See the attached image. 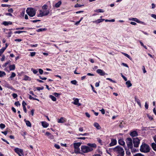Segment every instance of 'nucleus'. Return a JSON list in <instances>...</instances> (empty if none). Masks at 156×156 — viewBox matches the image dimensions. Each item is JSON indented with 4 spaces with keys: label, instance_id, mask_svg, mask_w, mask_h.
Listing matches in <instances>:
<instances>
[{
    "label": "nucleus",
    "instance_id": "nucleus-1",
    "mask_svg": "<svg viewBox=\"0 0 156 156\" xmlns=\"http://www.w3.org/2000/svg\"><path fill=\"white\" fill-rule=\"evenodd\" d=\"M113 151L118 154V156H124V151L123 148L120 146H117L112 149Z\"/></svg>",
    "mask_w": 156,
    "mask_h": 156
},
{
    "label": "nucleus",
    "instance_id": "nucleus-2",
    "mask_svg": "<svg viewBox=\"0 0 156 156\" xmlns=\"http://www.w3.org/2000/svg\"><path fill=\"white\" fill-rule=\"evenodd\" d=\"M126 143L128 148L130 149L132 152H135L137 151V149L133 146L132 140L131 138L128 137L126 139Z\"/></svg>",
    "mask_w": 156,
    "mask_h": 156
},
{
    "label": "nucleus",
    "instance_id": "nucleus-3",
    "mask_svg": "<svg viewBox=\"0 0 156 156\" xmlns=\"http://www.w3.org/2000/svg\"><path fill=\"white\" fill-rule=\"evenodd\" d=\"M150 150L149 146L145 144H142L140 149V150L141 152L144 153L149 152Z\"/></svg>",
    "mask_w": 156,
    "mask_h": 156
},
{
    "label": "nucleus",
    "instance_id": "nucleus-4",
    "mask_svg": "<svg viewBox=\"0 0 156 156\" xmlns=\"http://www.w3.org/2000/svg\"><path fill=\"white\" fill-rule=\"evenodd\" d=\"M26 11L27 14L31 17L34 16L36 13L35 9L33 8H27Z\"/></svg>",
    "mask_w": 156,
    "mask_h": 156
},
{
    "label": "nucleus",
    "instance_id": "nucleus-5",
    "mask_svg": "<svg viewBox=\"0 0 156 156\" xmlns=\"http://www.w3.org/2000/svg\"><path fill=\"white\" fill-rule=\"evenodd\" d=\"M81 150L82 151L83 153H86L92 151L93 149L91 147H89L83 145L81 146Z\"/></svg>",
    "mask_w": 156,
    "mask_h": 156
},
{
    "label": "nucleus",
    "instance_id": "nucleus-6",
    "mask_svg": "<svg viewBox=\"0 0 156 156\" xmlns=\"http://www.w3.org/2000/svg\"><path fill=\"white\" fill-rule=\"evenodd\" d=\"M133 143L134 145V147H139L140 143V140L138 138H133Z\"/></svg>",
    "mask_w": 156,
    "mask_h": 156
},
{
    "label": "nucleus",
    "instance_id": "nucleus-7",
    "mask_svg": "<svg viewBox=\"0 0 156 156\" xmlns=\"http://www.w3.org/2000/svg\"><path fill=\"white\" fill-rule=\"evenodd\" d=\"M49 13V10H45L42 11V10L40 11V13L37 15L38 17H42L44 16L48 15Z\"/></svg>",
    "mask_w": 156,
    "mask_h": 156
},
{
    "label": "nucleus",
    "instance_id": "nucleus-8",
    "mask_svg": "<svg viewBox=\"0 0 156 156\" xmlns=\"http://www.w3.org/2000/svg\"><path fill=\"white\" fill-rule=\"evenodd\" d=\"M73 100H74V102H73V103L74 105H77L78 106H80L81 105V104L79 103V100L78 99L74 98Z\"/></svg>",
    "mask_w": 156,
    "mask_h": 156
},
{
    "label": "nucleus",
    "instance_id": "nucleus-9",
    "mask_svg": "<svg viewBox=\"0 0 156 156\" xmlns=\"http://www.w3.org/2000/svg\"><path fill=\"white\" fill-rule=\"evenodd\" d=\"M14 151L16 153L18 154L21 153L22 154H23V150L20 149L18 148H16L15 149Z\"/></svg>",
    "mask_w": 156,
    "mask_h": 156
},
{
    "label": "nucleus",
    "instance_id": "nucleus-10",
    "mask_svg": "<svg viewBox=\"0 0 156 156\" xmlns=\"http://www.w3.org/2000/svg\"><path fill=\"white\" fill-rule=\"evenodd\" d=\"M66 121V119L63 117H61L60 119H58V123H64Z\"/></svg>",
    "mask_w": 156,
    "mask_h": 156
},
{
    "label": "nucleus",
    "instance_id": "nucleus-11",
    "mask_svg": "<svg viewBox=\"0 0 156 156\" xmlns=\"http://www.w3.org/2000/svg\"><path fill=\"white\" fill-rule=\"evenodd\" d=\"M96 72L100 74L101 76H104L105 74H107L106 73H105L101 69H97Z\"/></svg>",
    "mask_w": 156,
    "mask_h": 156
},
{
    "label": "nucleus",
    "instance_id": "nucleus-12",
    "mask_svg": "<svg viewBox=\"0 0 156 156\" xmlns=\"http://www.w3.org/2000/svg\"><path fill=\"white\" fill-rule=\"evenodd\" d=\"M117 141L115 139H112L111 140V142L110 144L109 145L110 146H112L116 144Z\"/></svg>",
    "mask_w": 156,
    "mask_h": 156
},
{
    "label": "nucleus",
    "instance_id": "nucleus-13",
    "mask_svg": "<svg viewBox=\"0 0 156 156\" xmlns=\"http://www.w3.org/2000/svg\"><path fill=\"white\" fill-rule=\"evenodd\" d=\"M130 135L132 137L136 136H137L138 134L136 131H134L130 133Z\"/></svg>",
    "mask_w": 156,
    "mask_h": 156
},
{
    "label": "nucleus",
    "instance_id": "nucleus-14",
    "mask_svg": "<svg viewBox=\"0 0 156 156\" xmlns=\"http://www.w3.org/2000/svg\"><path fill=\"white\" fill-rule=\"evenodd\" d=\"M81 144V143L78 142L75 143L74 144V148H79V147L80 146Z\"/></svg>",
    "mask_w": 156,
    "mask_h": 156
},
{
    "label": "nucleus",
    "instance_id": "nucleus-15",
    "mask_svg": "<svg viewBox=\"0 0 156 156\" xmlns=\"http://www.w3.org/2000/svg\"><path fill=\"white\" fill-rule=\"evenodd\" d=\"M94 125L95 127H96L97 129H100L101 128V127L99 124L97 122H95L94 124Z\"/></svg>",
    "mask_w": 156,
    "mask_h": 156
},
{
    "label": "nucleus",
    "instance_id": "nucleus-16",
    "mask_svg": "<svg viewBox=\"0 0 156 156\" xmlns=\"http://www.w3.org/2000/svg\"><path fill=\"white\" fill-rule=\"evenodd\" d=\"M41 124L42 126L44 128H47L49 125V124L45 122H42Z\"/></svg>",
    "mask_w": 156,
    "mask_h": 156
},
{
    "label": "nucleus",
    "instance_id": "nucleus-17",
    "mask_svg": "<svg viewBox=\"0 0 156 156\" xmlns=\"http://www.w3.org/2000/svg\"><path fill=\"white\" fill-rule=\"evenodd\" d=\"M105 20L104 19H99L97 20L94 21H93V23H98L101 22H102L104 20Z\"/></svg>",
    "mask_w": 156,
    "mask_h": 156
},
{
    "label": "nucleus",
    "instance_id": "nucleus-18",
    "mask_svg": "<svg viewBox=\"0 0 156 156\" xmlns=\"http://www.w3.org/2000/svg\"><path fill=\"white\" fill-rule=\"evenodd\" d=\"M129 20H133L135 21L138 23H140V21L137 19L136 18H130L129 19Z\"/></svg>",
    "mask_w": 156,
    "mask_h": 156
},
{
    "label": "nucleus",
    "instance_id": "nucleus-19",
    "mask_svg": "<svg viewBox=\"0 0 156 156\" xmlns=\"http://www.w3.org/2000/svg\"><path fill=\"white\" fill-rule=\"evenodd\" d=\"M126 84L128 88L129 87L132 86V84L129 80L126 81Z\"/></svg>",
    "mask_w": 156,
    "mask_h": 156
},
{
    "label": "nucleus",
    "instance_id": "nucleus-20",
    "mask_svg": "<svg viewBox=\"0 0 156 156\" xmlns=\"http://www.w3.org/2000/svg\"><path fill=\"white\" fill-rule=\"evenodd\" d=\"M119 143L120 145L124 146L125 145V142L122 139H120L119 140Z\"/></svg>",
    "mask_w": 156,
    "mask_h": 156
},
{
    "label": "nucleus",
    "instance_id": "nucleus-21",
    "mask_svg": "<svg viewBox=\"0 0 156 156\" xmlns=\"http://www.w3.org/2000/svg\"><path fill=\"white\" fill-rule=\"evenodd\" d=\"M24 121H25L27 126L30 127H31V124L29 121L26 120L25 119L24 120Z\"/></svg>",
    "mask_w": 156,
    "mask_h": 156
},
{
    "label": "nucleus",
    "instance_id": "nucleus-22",
    "mask_svg": "<svg viewBox=\"0 0 156 156\" xmlns=\"http://www.w3.org/2000/svg\"><path fill=\"white\" fill-rule=\"evenodd\" d=\"M15 66L14 64L11 65L9 66V70H13L15 69Z\"/></svg>",
    "mask_w": 156,
    "mask_h": 156
},
{
    "label": "nucleus",
    "instance_id": "nucleus-23",
    "mask_svg": "<svg viewBox=\"0 0 156 156\" xmlns=\"http://www.w3.org/2000/svg\"><path fill=\"white\" fill-rule=\"evenodd\" d=\"M61 4H62L61 1H59L55 4V6L56 8H58L60 7V6L61 5Z\"/></svg>",
    "mask_w": 156,
    "mask_h": 156
},
{
    "label": "nucleus",
    "instance_id": "nucleus-24",
    "mask_svg": "<svg viewBox=\"0 0 156 156\" xmlns=\"http://www.w3.org/2000/svg\"><path fill=\"white\" fill-rule=\"evenodd\" d=\"M87 145L90 146V147H91L92 148V147H96V145L94 144H91L90 143H88L87 144Z\"/></svg>",
    "mask_w": 156,
    "mask_h": 156
},
{
    "label": "nucleus",
    "instance_id": "nucleus-25",
    "mask_svg": "<svg viewBox=\"0 0 156 156\" xmlns=\"http://www.w3.org/2000/svg\"><path fill=\"white\" fill-rule=\"evenodd\" d=\"M135 101H136L137 102V103L138 104L140 107H141V103H140V100L139 99H137L136 97H135Z\"/></svg>",
    "mask_w": 156,
    "mask_h": 156
},
{
    "label": "nucleus",
    "instance_id": "nucleus-26",
    "mask_svg": "<svg viewBox=\"0 0 156 156\" xmlns=\"http://www.w3.org/2000/svg\"><path fill=\"white\" fill-rule=\"evenodd\" d=\"M151 147L155 151H156V144L154 143H152Z\"/></svg>",
    "mask_w": 156,
    "mask_h": 156
},
{
    "label": "nucleus",
    "instance_id": "nucleus-27",
    "mask_svg": "<svg viewBox=\"0 0 156 156\" xmlns=\"http://www.w3.org/2000/svg\"><path fill=\"white\" fill-rule=\"evenodd\" d=\"M49 97L53 101H55L56 100V98L52 95H50Z\"/></svg>",
    "mask_w": 156,
    "mask_h": 156
},
{
    "label": "nucleus",
    "instance_id": "nucleus-28",
    "mask_svg": "<svg viewBox=\"0 0 156 156\" xmlns=\"http://www.w3.org/2000/svg\"><path fill=\"white\" fill-rule=\"evenodd\" d=\"M94 11L97 12H103L104 11L103 10L101 9H96L94 10Z\"/></svg>",
    "mask_w": 156,
    "mask_h": 156
},
{
    "label": "nucleus",
    "instance_id": "nucleus-29",
    "mask_svg": "<svg viewBox=\"0 0 156 156\" xmlns=\"http://www.w3.org/2000/svg\"><path fill=\"white\" fill-rule=\"evenodd\" d=\"M47 30V29L46 28H41V29H38L37 30H36V31L37 32H41V31H45Z\"/></svg>",
    "mask_w": 156,
    "mask_h": 156
},
{
    "label": "nucleus",
    "instance_id": "nucleus-30",
    "mask_svg": "<svg viewBox=\"0 0 156 156\" xmlns=\"http://www.w3.org/2000/svg\"><path fill=\"white\" fill-rule=\"evenodd\" d=\"M31 78L30 77L27 76H25L24 80H30Z\"/></svg>",
    "mask_w": 156,
    "mask_h": 156
},
{
    "label": "nucleus",
    "instance_id": "nucleus-31",
    "mask_svg": "<svg viewBox=\"0 0 156 156\" xmlns=\"http://www.w3.org/2000/svg\"><path fill=\"white\" fill-rule=\"evenodd\" d=\"M5 75L6 74L5 72L0 71V77H2Z\"/></svg>",
    "mask_w": 156,
    "mask_h": 156
},
{
    "label": "nucleus",
    "instance_id": "nucleus-32",
    "mask_svg": "<svg viewBox=\"0 0 156 156\" xmlns=\"http://www.w3.org/2000/svg\"><path fill=\"white\" fill-rule=\"evenodd\" d=\"M122 54L126 57H127L128 58H129V59L130 60H131L132 58L130 57L127 54L123 53Z\"/></svg>",
    "mask_w": 156,
    "mask_h": 156
},
{
    "label": "nucleus",
    "instance_id": "nucleus-33",
    "mask_svg": "<svg viewBox=\"0 0 156 156\" xmlns=\"http://www.w3.org/2000/svg\"><path fill=\"white\" fill-rule=\"evenodd\" d=\"M16 76V74L12 72V73L11 75L9 78H10L12 79V78Z\"/></svg>",
    "mask_w": 156,
    "mask_h": 156
},
{
    "label": "nucleus",
    "instance_id": "nucleus-34",
    "mask_svg": "<svg viewBox=\"0 0 156 156\" xmlns=\"http://www.w3.org/2000/svg\"><path fill=\"white\" fill-rule=\"evenodd\" d=\"M83 5H80V4H77L75 5L74 7L75 8H78V7H81L82 6H83Z\"/></svg>",
    "mask_w": 156,
    "mask_h": 156
},
{
    "label": "nucleus",
    "instance_id": "nucleus-35",
    "mask_svg": "<svg viewBox=\"0 0 156 156\" xmlns=\"http://www.w3.org/2000/svg\"><path fill=\"white\" fill-rule=\"evenodd\" d=\"M26 31H16L14 32L15 34H20L21 33L23 32H26Z\"/></svg>",
    "mask_w": 156,
    "mask_h": 156
},
{
    "label": "nucleus",
    "instance_id": "nucleus-36",
    "mask_svg": "<svg viewBox=\"0 0 156 156\" xmlns=\"http://www.w3.org/2000/svg\"><path fill=\"white\" fill-rule=\"evenodd\" d=\"M77 81L74 80H72L71 81V83H72V84H74V85H76L77 83Z\"/></svg>",
    "mask_w": 156,
    "mask_h": 156
},
{
    "label": "nucleus",
    "instance_id": "nucleus-37",
    "mask_svg": "<svg viewBox=\"0 0 156 156\" xmlns=\"http://www.w3.org/2000/svg\"><path fill=\"white\" fill-rule=\"evenodd\" d=\"M6 49V48H3L0 50V52L2 53L4 52Z\"/></svg>",
    "mask_w": 156,
    "mask_h": 156
},
{
    "label": "nucleus",
    "instance_id": "nucleus-38",
    "mask_svg": "<svg viewBox=\"0 0 156 156\" xmlns=\"http://www.w3.org/2000/svg\"><path fill=\"white\" fill-rule=\"evenodd\" d=\"M75 152L76 153H78L80 152V148H74Z\"/></svg>",
    "mask_w": 156,
    "mask_h": 156
},
{
    "label": "nucleus",
    "instance_id": "nucleus-39",
    "mask_svg": "<svg viewBox=\"0 0 156 156\" xmlns=\"http://www.w3.org/2000/svg\"><path fill=\"white\" fill-rule=\"evenodd\" d=\"M5 124H3L2 123L1 124H0V127L1 129H3L5 128Z\"/></svg>",
    "mask_w": 156,
    "mask_h": 156
},
{
    "label": "nucleus",
    "instance_id": "nucleus-40",
    "mask_svg": "<svg viewBox=\"0 0 156 156\" xmlns=\"http://www.w3.org/2000/svg\"><path fill=\"white\" fill-rule=\"evenodd\" d=\"M123 121L122 122H121L120 123V124L119 125V126L120 128H122L124 127V124H125V123H123Z\"/></svg>",
    "mask_w": 156,
    "mask_h": 156
},
{
    "label": "nucleus",
    "instance_id": "nucleus-41",
    "mask_svg": "<svg viewBox=\"0 0 156 156\" xmlns=\"http://www.w3.org/2000/svg\"><path fill=\"white\" fill-rule=\"evenodd\" d=\"M147 116L148 119L150 120H151L153 119V118L151 115H149L148 114H147Z\"/></svg>",
    "mask_w": 156,
    "mask_h": 156
},
{
    "label": "nucleus",
    "instance_id": "nucleus-42",
    "mask_svg": "<svg viewBox=\"0 0 156 156\" xmlns=\"http://www.w3.org/2000/svg\"><path fill=\"white\" fill-rule=\"evenodd\" d=\"M36 88H37V90L39 91L41 90H43L44 89V87H37Z\"/></svg>",
    "mask_w": 156,
    "mask_h": 156
},
{
    "label": "nucleus",
    "instance_id": "nucleus-43",
    "mask_svg": "<svg viewBox=\"0 0 156 156\" xmlns=\"http://www.w3.org/2000/svg\"><path fill=\"white\" fill-rule=\"evenodd\" d=\"M47 5L45 4L42 7V9H47Z\"/></svg>",
    "mask_w": 156,
    "mask_h": 156
},
{
    "label": "nucleus",
    "instance_id": "nucleus-44",
    "mask_svg": "<svg viewBox=\"0 0 156 156\" xmlns=\"http://www.w3.org/2000/svg\"><path fill=\"white\" fill-rule=\"evenodd\" d=\"M38 70L40 74H42L43 73V70L41 69H39Z\"/></svg>",
    "mask_w": 156,
    "mask_h": 156
},
{
    "label": "nucleus",
    "instance_id": "nucleus-45",
    "mask_svg": "<svg viewBox=\"0 0 156 156\" xmlns=\"http://www.w3.org/2000/svg\"><path fill=\"white\" fill-rule=\"evenodd\" d=\"M106 80H109L110 81H111L113 83H116V82L115 81L112 80V79H111L110 78H106Z\"/></svg>",
    "mask_w": 156,
    "mask_h": 156
},
{
    "label": "nucleus",
    "instance_id": "nucleus-46",
    "mask_svg": "<svg viewBox=\"0 0 156 156\" xmlns=\"http://www.w3.org/2000/svg\"><path fill=\"white\" fill-rule=\"evenodd\" d=\"M1 6L2 7H9L10 6V5L6 4H2L1 5Z\"/></svg>",
    "mask_w": 156,
    "mask_h": 156
},
{
    "label": "nucleus",
    "instance_id": "nucleus-47",
    "mask_svg": "<svg viewBox=\"0 0 156 156\" xmlns=\"http://www.w3.org/2000/svg\"><path fill=\"white\" fill-rule=\"evenodd\" d=\"M54 146L56 148L58 149H59L60 148V146L59 145L57 144H55L54 145Z\"/></svg>",
    "mask_w": 156,
    "mask_h": 156
},
{
    "label": "nucleus",
    "instance_id": "nucleus-48",
    "mask_svg": "<svg viewBox=\"0 0 156 156\" xmlns=\"http://www.w3.org/2000/svg\"><path fill=\"white\" fill-rule=\"evenodd\" d=\"M15 105L16 106H20V105L19 102L18 101L15 102Z\"/></svg>",
    "mask_w": 156,
    "mask_h": 156
},
{
    "label": "nucleus",
    "instance_id": "nucleus-49",
    "mask_svg": "<svg viewBox=\"0 0 156 156\" xmlns=\"http://www.w3.org/2000/svg\"><path fill=\"white\" fill-rule=\"evenodd\" d=\"M35 52H30V56L32 57L34 56L35 55Z\"/></svg>",
    "mask_w": 156,
    "mask_h": 156
},
{
    "label": "nucleus",
    "instance_id": "nucleus-50",
    "mask_svg": "<svg viewBox=\"0 0 156 156\" xmlns=\"http://www.w3.org/2000/svg\"><path fill=\"white\" fill-rule=\"evenodd\" d=\"M26 105H27L26 103L24 101H23L22 105H23V107H26L25 106Z\"/></svg>",
    "mask_w": 156,
    "mask_h": 156
},
{
    "label": "nucleus",
    "instance_id": "nucleus-51",
    "mask_svg": "<svg viewBox=\"0 0 156 156\" xmlns=\"http://www.w3.org/2000/svg\"><path fill=\"white\" fill-rule=\"evenodd\" d=\"M12 95L14 98H16L17 96V94L15 93L13 94Z\"/></svg>",
    "mask_w": 156,
    "mask_h": 156
},
{
    "label": "nucleus",
    "instance_id": "nucleus-52",
    "mask_svg": "<svg viewBox=\"0 0 156 156\" xmlns=\"http://www.w3.org/2000/svg\"><path fill=\"white\" fill-rule=\"evenodd\" d=\"M32 70H33V72L34 74H36L38 72V71L36 70L32 69Z\"/></svg>",
    "mask_w": 156,
    "mask_h": 156
},
{
    "label": "nucleus",
    "instance_id": "nucleus-53",
    "mask_svg": "<svg viewBox=\"0 0 156 156\" xmlns=\"http://www.w3.org/2000/svg\"><path fill=\"white\" fill-rule=\"evenodd\" d=\"M5 57L4 55H3L2 56V58H1V60L2 61H4L5 59Z\"/></svg>",
    "mask_w": 156,
    "mask_h": 156
},
{
    "label": "nucleus",
    "instance_id": "nucleus-54",
    "mask_svg": "<svg viewBox=\"0 0 156 156\" xmlns=\"http://www.w3.org/2000/svg\"><path fill=\"white\" fill-rule=\"evenodd\" d=\"M144 156V155H143L141 154L140 153H138V154H136L134 155L133 156Z\"/></svg>",
    "mask_w": 156,
    "mask_h": 156
},
{
    "label": "nucleus",
    "instance_id": "nucleus-55",
    "mask_svg": "<svg viewBox=\"0 0 156 156\" xmlns=\"http://www.w3.org/2000/svg\"><path fill=\"white\" fill-rule=\"evenodd\" d=\"M121 75H122V77L123 78V79H124V80L125 81H126L127 80V78L125 76H124L123 75H122V74H121Z\"/></svg>",
    "mask_w": 156,
    "mask_h": 156
},
{
    "label": "nucleus",
    "instance_id": "nucleus-56",
    "mask_svg": "<svg viewBox=\"0 0 156 156\" xmlns=\"http://www.w3.org/2000/svg\"><path fill=\"white\" fill-rule=\"evenodd\" d=\"M30 94H32L35 97H37V96L34 94L33 92L32 91H30Z\"/></svg>",
    "mask_w": 156,
    "mask_h": 156
},
{
    "label": "nucleus",
    "instance_id": "nucleus-57",
    "mask_svg": "<svg viewBox=\"0 0 156 156\" xmlns=\"http://www.w3.org/2000/svg\"><path fill=\"white\" fill-rule=\"evenodd\" d=\"M90 86H91V87L92 88V90H93V91L95 93H96L97 92L96 91L94 90V87L93 86V85H90Z\"/></svg>",
    "mask_w": 156,
    "mask_h": 156
},
{
    "label": "nucleus",
    "instance_id": "nucleus-58",
    "mask_svg": "<svg viewBox=\"0 0 156 156\" xmlns=\"http://www.w3.org/2000/svg\"><path fill=\"white\" fill-rule=\"evenodd\" d=\"M3 24L5 26H7L9 25V23L7 22H4L3 23Z\"/></svg>",
    "mask_w": 156,
    "mask_h": 156
},
{
    "label": "nucleus",
    "instance_id": "nucleus-59",
    "mask_svg": "<svg viewBox=\"0 0 156 156\" xmlns=\"http://www.w3.org/2000/svg\"><path fill=\"white\" fill-rule=\"evenodd\" d=\"M8 11L9 12L12 13L13 12V9L12 8L9 9L8 10Z\"/></svg>",
    "mask_w": 156,
    "mask_h": 156
},
{
    "label": "nucleus",
    "instance_id": "nucleus-60",
    "mask_svg": "<svg viewBox=\"0 0 156 156\" xmlns=\"http://www.w3.org/2000/svg\"><path fill=\"white\" fill-rule=\"evenodd\" d=\"M1 139L4 142H5L7 144H9V143L6 140H5V139H3V138H1Z\"/></svg>",
    "mask_w": 156,
    "mask_h": 156
},
{
    "label": "nucleus",
    "instance_id": "nucleus-61",
    "mask_svg": "<svg viewBox=\"0 0 156 156\" xmlns=\"http://www.w3.org/2000/svg\"><path fill=\"white\" fill-rule=\"evenodd\" d=\"M86 115L88 118H90V114L87 112H86L85 113Z\"/></svg>",
    "mask_w": 156,
    "mask_h": 156
},
{
    "label": "nucleus",
    "instance_id": "nucleus-62",
    "mask_svg": "<svg viewBox=\"0 0 156 156\" xmlns=\"http://www.w3.org/2000/svg\"><path fill=\"white\" fill-rule=\"evenodd\" d=\"M151 16L152 17L156 19V15L154 14H152L151 15Z\"/></svg>",
    "mask_w": 156,
    "mask_h": 156
},
{
    "label": "nucleus",
    "instance_id": "nucleus-63",
    "mask_svg": "<svg viewBox=\"0 0 156 156\" xmlns=\"http://www.w3.org/2000/svg\"><path fill=\"white\" fill-rule=\"evenodd\" d=\"M53 95L55 97H58L59 95V94L57 93H54L53 94Z\"/></svg>",
    "mask_w": 156,
    "mask_h": 156
},
{
    "label": "nucleus",
    "instance_id": "nucleus-64",
    "mask_svg": "<svg viewBox=\"0 0 156 156\" xmlns=\"http://www.w3.org/2000/svg\"><path fill=\"white\" fill-rule=\"evenodd\" d=\"M101 111L102 114H105V111L104 109H102L101 110Z\"/></svg>",
    "mask_w": 156,
    "mask_h": 156
}]
</instances>
